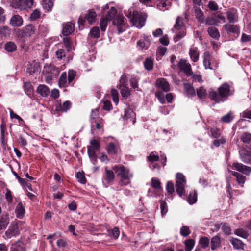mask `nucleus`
I'll use <instances>...</instances> for the list:
<instances>
[{"label": "nucleus", "mask_w": 251, "mask_h": 251, "mask_svg": "<svg viewBox=\"0 0 251 251\" xmlns=\"http://www.w3.org/2000/svg\"><path fill=\"white\" fill-rule=\"evenodd\" d=\"M218 90V93L216 91H211L209 94L210 99L216 102H223L229 96L232 95L230 92V86L226 83L223 84L219 87Z\"/></svg>", "instance_id": "1"}, {"label": "nucleus", "mask_w": 251, "mask_h": 251, "mask_svg": "<svg viewBox=\"0 0 251 251\" xmlns=\"http://www.w3.org/2000/svg\"><path fill=\"white\" fill-rule=\"evenodd\" d=\"M112 169L120 178L121 185H126L130 183L133 175L128 168L123 165H115L113 167Z\"/></svg>", "instance_id": "2"}, {"label": "nucleus", "mask_w": 251, "mask_h": 251, "mask_svg": "<svg viewBox=\"0 0 251 251\" xmlns=\"http://www.w3.org/2000/svg\"><path fill=\"white\" fill-rule=\"evenodd\" d=\"M186 183V180L185 176L181 173H177L176 175V189L180 197L185 195Z\"/></svg>", "instance_id": "3"}, {"label": "nucleus", "mask_w": 251, "mask_h": 251, "mask_svg": "<svg viewBox=\"0 0 251 251\" xmlns=\"http://www.w3.org/2000/svg\"><path fill=\"white\" fill-rule=\"evenodd\" d=\"M20 221L14 220L11 222L8 229L6 231L4 237L5 239H10L12 237H15L20 234V229L18 226V223Z\"/></svg>", "instance_id": "4"}, {"label": "nucleus", "mask_w": 251, "mask_h": 251, "mask_svg": "<svg viewBox=\"0 0 251 251\" xmlns=\"http://www.w3.org/2000/svg\"><path fill=\"white\" fill-rule=\"evenodd\" d=\"M146 18L147 16L145 14L135 11L133 12V17L130 21L133 25L140 28L144 26Z\"/></svg>", "instance_id": "5"}, {"label": "nucleus", "mask_w": 251, "mask_h": 251, "mask_svg": "<svg viewBox=\"0 0 251 251\" xmlns=\"http://www.w3.org/2000/svg\"><path fill=\"white\" fill-rule=\"evenodd\" d=\"M44 71L49 75L46 76V83L50 84L51 82L53 76L58 75L59 71L53 65H49L45 67Z\"/></svg>", "instance_id": "6"}, {"label": "nucleus", "mask_w": 251, "mask_h": 251, "mask_svg": "<svg viewBox=\"0 0 251 251\" xmlns=\"http://www.w3.org/2000/svg\"><path fill=\"white\" fill-rule=\"evenodd\" d=\"M96 18V13L94 10L93 9L89 10L88 11V13L86 14L84 18L82 17H79L78 20V23L79 24V27H80V25H83L85 20L88 21L89 24H93L95 22Z\"/></svg>", "instance_id": "7"}, {"label": "nucleus", "mask_w": 251, "mask_h": 251, "mask_svg": "<svg viewBox=\"0 0 251 251\" xmlns=\"http://www.w3.org/2000/svg\"><path fill=\"white\" fill-rule=\"evenodd\" d=\"M36 33V28L35 26L29 24L19 30V34L22 37L29 38Z\"/></svg>", "instance_id": "8"}, {"label": "nucleus", "mask_w": 251, "mask_h": 251, "mask_svg": "<svg viewBox=\"0 0 251 251\" xmlns=\"http://www.w3.org/2000/svg\"><path fill=\"white\" fill-rule=\"evenodd\" d=\"M226 18L222 13H217L212 18H207L205 24L208 25H217L220 22H225Z\"/></svg>", "instance_id": "9"}, {"label": "nucleus", "mask_w": 251, "mask_h": 251, "mask_svg": "<svg viewBox=\"0 0 251 251\" xmlns=\"http://www.w3.org/2000/svg\"><path fill=\"white\" fill-rule=\"evenodd\" d=\"M179 68L183 71L187 75L190 76L193 75L190 64L185 60H181L178 63Z\"/></svg>", "instance_id": "10"}, {"label": "nucleus", "mask_w": 251, "mask_h": 251, "mask_svg": "<svg viewBox=\"0 0 251 251\" xmlns=\"http://www.w3.org/2000/svg\"><path fill=\"white\" fill-rule=\"evenodd\" d=\"M75 25L72 22H67L62 24V34L64 36H68L74 32Z\"/></svg>", "instance_id": "11"}, {"label": "nucleus", "mask_w": 251, "mask_h": 251, "mask_svg": "<svg viewBox=\"0 0 251 251\" xmlns=\"http://www.w3.org/2000/svg\"><path fill=\"white\" fill-rule=\"evenodd\" d=\"M225 14L229 23L234 24L238 21V15L236 9H230L225 13Z\"/></svg>", "instance_id": "12"}, {"label": "nucleus", "mask_w": 251, "mask_h": 251, "mask_svg": "<svg viewBox=\"0 0 251 251\" xmlns=\"http://www.w3.org/2000/svg\"><path fill=\"white\" fill-rule=\"evenodd\" d=\"M233 169L241 172L247 176L249 175L251 172V168L240 163H234L233 164Z\"/></svg>", "instance_id": "13"}, {"label": "nucleus", "mask_w": 251, "mask_h": 251, "mask_svg": "<svg viewBox=\"0 0 251 251\" xmlns=\"http://www.w3.org/2000/svg\"><path fill=\"white\" fill-rule=\"evenodd\" d=\"M123 17L117 16L113 20V24L117 26L119 33H122L125 30V25Z\"/></svg>", "instance_id": "14"}, {"label": "nucleus", "mask_w": 251, "mask_h": 251, "mask_svg": "<svg viewBox=\"0 0 251 251\" xmlns=\"http://www.w3.org/2000/svg\"><path fill=\"white\" fill-rule=\"evenodd\" d=\"M123 119L127 122H131L132 124L135 123V113L130 108H128L125 111Z\"/></svg>", "instance_id": "15"}, {"label": "nucleus", "mask_w": 251, "mask_h": 251, "mask_svg": "<svg viewBox=\"0 0 251 251\" xmlns=\"http://www.w3.org/2000/svg\"><path fill=\"white\" fill-rule=\"evenodd\" d=\"M33 0H19L17 3V8L20 10L30 8L33 6Z\"/></svg>", "instance_id": "16"}, {"label": "nucleus", "mask_w": 251, "mask_h": 251, "mask_svg": "<svg viewBox=\"0 0 251 251\" xmlns=\"http://www.w3.org/2000/svg\"><path fill=\"white\" fill-rule=\"evenodd\" d=\"M9 24L13 27H20L23 24V18L18 14L14 15L11 17Z\"/></svg>", "instance_id": "17"}, {"label": "nucleus", "mask_w": 251, "mask_h": 251, "mask_svg": "<svg viewBox=\"0 0 251 251\" xmlns=\"http://www.w3.org/2000/svg\"><path fill=\"white\" fill-rule=\"evenodd\" d=\"M115 178L114 174L112 170L108 169L107 167L105 168V174L103 178V183H110Z\"/></svg>", "instance_id": "18"}, {"label": "nucleus", "mask_w": 251, "mask_h": 251, "mask_svg": "<svg viewBox=\"0 0 251 251\" xmlns=\"http://www.w3.org/2000/svg\"><path fill=\"white\" fill-rule=\"evenodd\" d=\"M224 27L227 32L233 33L238 34L240 33V28L236 25L233 23H227L224 25Z\"/></svg>", "instance_id": "19"}, {"label": "nucleus", "mask_w": 251, "mask_h": 251, "mask_svg": "<svg viewBox=\"0 0 251 251\" xmlns=\"http://www.w3.org/2000/svg\"><path fill=\"white\" fill-rule=\"evenodd\" d=\"M157 86L164 92H167L170 90V86L168 82L164 78H160L156 81Z\"/></svg>", "instance_id": "20"}, {"label": "nucleus", "mask_w": 251, "mask_h": 251, "mask_svg": "<svg viewBox=\"0 0 251 251\" xmlns=\"http://www.w3.org/2000/svg\"><path fill=\"white\" fill-rule=\"evenodd\" d=\"M189 55L194 62L198 61L199 58V51L196 47L192 46L189 50Z\"/></svg>", "instance_id": "21"}, {"label": "nucleus", "mask_w": 251, "mask_h": 251, "mask_svg": "<svg viewBox=\"0 0 251 251\" xmlns=\"http://www.w3.org/2000/svg\"><path fill=\"white\" fill-rule=\"evenodd\" d=\"M239 153L240 158L243 162L245 163L251 164V154L244 150L240 151Z\"/></svg>", "instance_id": "22"}, {"label": "nucleus", "mask_w": 251, "mask_h": 251, "mask_svg": "<svg viewBox=\"0 0 251 251\" xmlns=\"http://www.w3.org/2000/svg\"><path fill=\"white\" fill-rule=\"evenodd\" d=\"M16 217L19 219H22L25 214V209L21 202L18 203L15 208Z\"/></svg>", "instance_id": "23"}, {"label": "nucleus", "mask_w": 251, "mask_h": 251, "mask_svg": "<svg viewBox=\"0 0 251 251\" xmlns=\"http://www.w3.org/2000/svg\"><path fill=\"white\" fill-rule=\"evenodd\" d=\"M194 8L196 18L199 22L204 23L206 20H205V17L202 10L197 6H195Z\"/></svg>", "instance_id": "24"}, {"label": "nucleus", "mask_w": 251, "mask_h": 251, "mask_svg": "<svg viewBox=\"0 0 251 251\" xmlns=\"http://www.w3.org/2000/svg\"><path fill=\"white\" fill-rule=\"evenodd\" d=\"M118 144L116 143H110L107 147V152L111 155L116 154L118 151Z\"/></svg>", "instance_id": "25"}, {"label": "nucleus", "mask_w": 251, "mask_h": 251, "mask_svg": "<svg viewBox=\"0 0 251 251\" xmlns=\"http://www.w3.org/2000/svg\"><path fill=\"white\" fill-rule=\"evenodd\" d=\"M37 92L43 97H47L49 94V88L45 85L41 84L37 87Z\"/></svg>", "instance_id": "26"}, {"label": "nucleus", "mask_w": 251, "mask_h": 251, "mask_svg": "<svg viewBox=\"0 0 251 251\" xmlns=\"http://www.w3.org/2000/svg\"><path fill=\"white\" fill-rule=\"evenodd\" d=\"M11 251H25L24 244L21 241H18L12 244Z\"/></svg>", "instance_id": "27"}, {"label": "nucleus", "mask_w": 251, "mask_h": 251, "mask_svg": "<svg viewBox=\"0 0 251 251\" xmlns=\"http://www.w3.org/2000/svg\"><path fill=\"white\" fill-rule=\"evenodd\" d=\"M221 243V239L218 235L213 237L211 239L210 242L211 249L215 250L216 248L220 246Z\"/></svg>", "instance_id": "28"}, {"label": "nucleus", "mask_w": 251, "mask_h": 251, "mask_svg": "<svg viewBox=\"0 0 251 251\" xmlns=\"http://www.w3.org/2000/svg\"><path fill=\"white\" fill-rule=\"evenodd\" d=\"M98 119H101L99 116L98 110L97 109L92 110V112L90 115V122L91 124L92 131L93 130L95 127L94 125V121H96Z\"/></svg>", "instance_id": "29"}, {"label": "nucleus", "mask_w": 251, "mask_h": 251, "mask_svg": "<svg viewBox=\"0 0 251 251\" xmlns=\"http://www.w3.org/2000/svg\"><path fill=\"white\" fill-rule=\"evenodd\" d=\"M97 150L90 148V147H87V152L89 155V157L93 164H95L97 162V156L96 154V151Z\"/></svg>", "instance_id": "30"}, {"label": "nucleus", "mask_w": 251, "mask_h": 251, "mask_svg": "<svg viewBox=\"0 0 251 251\" xmlns=\"http://www.w3.org/2000/svg\"><path fill=\"white\" fill-rule=\"evenodd\" d=\"M173 31L176 33V35L174 37V40L175 42H177L180 40L182 38L186 35V29H182L179 30H173Z\"/></svg>", "instance_id": "31"}, {"label": "nucleus", "mask_w": 251, "mask_h": 251, "mask_svg": "<svg viewBox=\"0 0 251 251\" xmlns=\"http://www.w3.org/2000/svg\"><path fill=\"white\" fill-rule=\"evenodd\" d=\"M210 55L207 51L204 52L203 54V65L206 69H211V60Z\"/></svg>", "instance_id": "32"}, {"label": "nucleus", "mask_w": 251, "mask_h": 251, "mask_svg": "<svg viewBox=\"0 0 251 251\" xmlns=\"http://www.w3.org/2000/svg\"><path fill=\"white\" fill-rule=\"evenodd\" d=\"M208 33L212 38L218 39L220 37V33L217 28L215 27H210L208 28Z\"/></svg>", "instance_id": "33"}, {"label": "nucleus", "mask_w": 251, "mask_h": 251, "mask_svg": "<svg viewBox=\"0 0 251 251\" xmlns=\"http://www.w3.org/2000/svg\"><path fill=\"white\" fill-rule=\"evenodd\" d=\"M231 174L233 176L236 177V180H237L238 183L239 185H241V186L242 187L243 184L245 183V180H246L245 177L244 176H243L242 175H241L236 172L232 171Z\"/></svg>", "instance_id": "34"}, {"label": "nucleus", "mask_w": 251, "mask_h": 251, "mask_svg": "<svg viewBox=\"0 0 251 251\" xmlns=\"http://www.w3.org/2000/svg\"><path fill=\"white\" fill-rule=\"evenodd\" d=\"M39 64L35 61L29 64L27 68V71L30 74H32L38 70Z\"/></svg>", "instance_id": "35"}, {"label": "nucleus", "mask_w": 251, "mask_h": 251, "mask_svg": "<svg viewBox=\"0 0 251 251\" xmlns=\"http://www.w3.org/2000/svg\"><path fill=\"white\" fill-rule=\"evenodd\" d=\"M120 88L121 95L125 99H126L130 95V90L126 85H121Z\"/></svg>", "instance_id": "36"}, {"label": "nucleus", "mask_w": 251, "mask_h": 251, "mask_svg": "<svg viewBox=\"0 0 251 251\" xmlns=\"http://www.w3.org/2000/svg\"><path fill=\"white\" fill-rule=\"evenodd\" d=\"M182 29H185L184 26L183 19L182 18L178 17L176 20V22L174 25L173 30H182Z\"/></svg>", "instance_id": "37"}, {"label": "nucleus", "mask_w": 251, "mask_h": 251, "mask_svg": "<svg viewBox=\"0 0 251 251\" xmlns=\"http://www.w3.org/2000/svg\"><path fill=\"white\" fill-rule=\"evenodd\" d=\"M151 186L157 192H160L161 190V182L158 179L155 177H153L151 179Z\"/></svg>", "instance_id": "38"}, {"label": "nucleus", "mask_w": 251, "mask_h": 251, "mask_svg": "<svg viewBox=\"0 0 251 251\" xmlns=\"http://www.w3.org/2000/svg\"><path fill=\"white\" fill-rule=\"evenodd\" d=\"M207 91L205 88L203 87H200L197 89V95L199 98L203 99L207 96Z\"/></svg>", "instance_id": "39"}, {"label": "nucleus", "mask_w": 251, "mask_h": 251, "mask_svg": "<svg viewBox=\"0 0 251 251\" xmlns=\"http://www.w3.org/2000/svg\"><path fill=\"white\" fill-rule=\"evenodd\" d=\"M241 140L245 144H249L251 142V134L243 132L241 135Z\"/></svg>", "instance_id": "40"}, {"label": "nucleus", "mask_w": 251, "mask_h": 251, "mask_svg": "<svg viewBox=\"0 0 251 251\" xmlns=\"http://www.w3.org/2000/svg\"><path fill=\"white\" fill-rule=\"evenodd\" d=\"M67 76L66 72H63L59 78L58 85L60 87H63L67 83Z\"/></svg>", "instance_id": "41"}, {"label": "nucleus", "mask_w": 251, "mask_h": 251, "mask_svg": "<svg viewBox=\"0 0 251 251\" xmlns=\"http://www.w3.org/2000/svg\"><path fill=\"white\" fill-rule=\"evenodd\" d=\"M5 49L8 52H13L17 50V46L13 42H7L5 45Z\"/></svg>", "instance_id": "42"}, {"label": "nucleus", "mask_w": 251, "mask_h": 251, "mask_svg": "<svg viewBox=\"0 0 251 251\" xmlns=\"http://www.w3.org/2000/svg\"><path fill=\"white\" fill-rule=\"evenodd\" d=\"M53 3L52 0H43L42 1V6L44 9L50 11L52 8Z\"/></svg>", "instance_id": "43"}, {"label": "nucleus", "mask_w": 251, "mask_h": 251, "mask_svg": "<svg viewBox=\"0 0 251 251\" xmlns=\"http://www.w3.org/2000/svg\"><path fill=\"white\" fill-rule=\"evenodd\" d=\"M230 242L235 249H239L243 248V243L241 240L238 239L233 238L230 240Z\"/></svg>", "instance_id": "44"}, {"label": "nucleus", "mask_w": 251, "mask_h": 251, "mask_svg": "<svg viewBox=\"0 0 251 251\" xmlns=\"http://www.w3.org/2000/svg\"><path fill=\"white\" fill-rule=\"evenodd\" d=\"M233 119V113L229 112L221 118V121L223 123H230Z\"/></svg>", "instance_id": "45"}, {"label": "nucleus", "mask_w": 251, "mask_h": 251, "mask_svg": "<svg viewBox=\"0 0 251 251\" xmlns=\"http://www.w3.org/2000/svg\"><path fill=\"white\" fill-rule=\"evenodd\" d=\"M184 88L187 95L189 97H193L195 95V91L194 88L190 84H187L184 85Z\"/></svg>", "instance_id": "46"}, {"label": "nucleus", "mask_w": 251, "mask_h": 251, "mask_svg": "<svg viewBox=\"0 0 251 251\" xmlns=\"http://www.w3.org/2000/svg\"><path fill=\"white\" fill-rule=\"evenodd\" d=\"M71 107V103L69 101L63 102V104H60L57 107V110L61 111L66 112Z\"/></svg>", "instance_id": "47"}, {"label": "nucleus", "mask_w": 251, "mask_h": 251, "mask_svg": "<svg viewBox=\"0 0 251 251\" xmlns=\"http://www.w3.org/2000/svg\"><path fill=\"white\" fill-rule=\"evenodd\" d=\"M199 244L203 248H206L209 247V240L206 237H201L199 240Z\"/></svg>", "instance_id": "48"}, {"label": "nucleus", "mask_w": 251, "mask_h": 251, "mask_svg": "<svg viewBox=\"0 0 251 251\" xmlns=\"http://www.w3.org/2000/svg\"><path fill=\"white\" fill-rule=\"evenodd\" d=\"M195 242L192 239H189L185 241V251H191L194 248Z\"/></svg>", "instance_id": "49"}, {"label": "nucleus", "mask_w": 251, "mask_h": 251, "mask_svg": "<svg viewBox=\"0 0 251 251\" xmlns=\"http://www.w3.org/2000/svg\"><path fill=\"white\" fill-rule=\"evenodd\" d=\"M9 223V219L7 215H2L0 216V223L3 225V227H6Z\"/></svg>", "instance_id": "50"}, {"label": "nucleus", "mask_w": 251, "mask_h": 251, "mask_svg": "<svg viewBox=\"0 0 251 251\" xmlns=\"http://www.w3.org/2000/svg\"><path fill=\"white\" fill-rule=\"evenodd\" d=\"M116 13L117 10L116 8L114 7H112L108 11V13L106 14L105 18H106L107 20L110 21L113 19V18L116 15Z\"/></svg>", "instance_id": "51"}, {"label": "nucleus", "mask_w": 251, "mask_h": 251, "mask_svg": "<svg viewBox=\"0 0 251 251\" xmlns=\"http://www.w3.org/2000/svg\"><path fill=\"white\" fill-rule=\"evenodd\" d=\"M90 35L92 38H98L100 36V29L98 27H94L90 30Z\"/></svg>", "instance_id": "52"}, {"label": "nucleus", "mask_w": 251, "mask_h": 251, "mask_svg": "<svg viewBox=\"0 0 251 251\" xmlns=\"http://www.w3.org/2000/svg\"><path fill=\"white\" fill-rule=\"evenodd\" d=\"M0 33L5 37H8L10 34V29L7 26L1 27L0 28Z\"/></svg>", "instance_id": "53"}, {"label": "nucleus", "mask_w": 251, "mask_h": 251, "mask_svg": "<svg viewBox=\"0 0 251 251\" xmlns=\"http://www.w3.org/2000/svg\"><path fill=\"white\" fill-rule=\"evenodd\" d=\"M108 233L110 236H112L115 239H116L119 236L120 231L117 227H114L111 230H109Z\"/></svg>", "instance_id": "54"}, {"label": "nucleus", "mask_w": 251, "mask_h": 251, "mask_svg": "<svg viewBox=\"0 0 251 251\" xmlns=\"http://www.w3.org/2000/svg\"><path fill=\"white\" fill-rule=\"evenodd\" d=\"M234 233L237 236H240L244 238H247L248 236V233L243 229H236L235 230Z\"/></svg>", "instance_id": "55"}, {"label": "nucleus", "mask_w": 251, "mask_h": 251, "mask_svg": "<svg viewBox=\"0 0 251 251\" xmlns=\"http://www.w3.org/2000/svg\"><path fill=\"white\" fill-rule=\"evenodd\" d=\"M41 12L38 9H35L30 15V18L31 20H36L40 17Z\"/></svg>", "instance_id": "56"}, {"label": "nucleus", "mask_w": 251, "mask_h": 251, "mask_svg": "<svg viewBox=\"0 0 251 251\" xmlns=\"http://www.w3.org/2000/svg\"><path fill=\"white\" fill-rule=\"evenodd\" d=\"M113 101L117 104L119 102V97L118 91L115 89H112L111 91Z\"/></svg>", "instance_id": "57"}, {"label": "nucleus", "mask_w": 251, "mask_h": 251, "mask_svg": "<svg viewBox=\"0 0 251 251\" xmlns=\"http://www.w3.org/2000/svg\"><path fill=\"white\" fill-rule=\"evenodd\" d=\"M109 20H107L106 18H102L101 19L100 22V26L101 31H104L106 29V28L107 26L108 22Z\"/></svg>", "instance_id": "58"}, {"label": "nucleus", "mask_w": 251, "mask_h": 251, "mask_svg": "<svg viewBox=\"0 0 251 251\" xmlns=\"http://www.w3.org/2000/svg\"><path fill=\"white\" fill-rule=\"evenodd\" d=\"M190 231L187 226H183L180 229V234L184 237H186L189 235Z\"/></svg>", "instance_id": "59"}, {"label": "nucleus", "mask_w": 251, "mask_h": 251, "mask_svg": "<svg viewBox=\"0 0 251 251\" xmlns=\"http://www.w3.org/2000/svg\"><path fill=\"white\" fill-rule=\"evenodd\" d=\"M91 146H88V147H90V148H93L95 150H98L100 149V143L99 142L96 140L93 139L90 141Z\"/></svg>", "instance_id": "60"}, {"label": "nucleus", "mask_w": 251, "mask_h": 251, "mask_svg": "<svg viewBox=\"0 0 251 251\" xmlns=\"http://www.w3.org/2000/svg\"><path fill=\"white\" fill-rule=\"evenodd\" d=\"M159 3L157 4V6L161 10L164 11L168 9L166 8L167 4H166V0H158Z\"/></svg>", "instance_id": "61"}, {"label": "nucleus", "mask_w": 251, "mask_h": 251, "mask_svg": "<svg viewBox=\"0 0 251 251\" xmlns=\"http://www.w3.org/2000/svg\"><path fill=\"white\" fill-rule=\"evenodd\" d=\"M153 64V61L151 59H147L144 62V66L148 70L152 69Z\"/></svg>", "instance_id": "62"}, {"label": "nucleus", "mask_w": 251, "mask_h": 251, "mask_svg": "<svg viewBox=\"0 0 251 251\" xmlns=\"http://www.w3.org/2000/svg\"><path fill=\"white\" fill-rule=\"evenodd\" d=\"M166 51L167 49L165 47L162 46L159 47L157 50V56H160V57L164 56L165 54Z\"/></svg>", "instance_id": "63"}, {"label": "nucleus", "mask_w": 251, "mask_h": 251, "mask_svg": "<svg viewBox=\"0 0 251 251\" xmlns=\"http://www.w3.org/2000/svg\"><path fill=\"white\" fill-rule=\"evenodd\" d=\"M241 116L243 120L246 118L251 119V110H245L241 114Z\"/></svg>", "instance_id": "64"}]
</instances>
